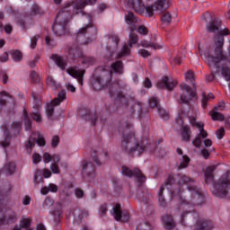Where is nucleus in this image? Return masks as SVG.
Listing matches in <instances>:
<instances>
[{
	"instance_id": "obj_1",
	"label": "nucleus",
	"mask_w": 230,
	"mask_h": 230,
	"mask_svg": "<svg viewBox=\"0 0 230 230\" xmlns=\"http://www.w3.org/2000/svg\"><path fill=\"white\" fill-rule=\"evenodd\" d=\"M202 17L206 22L209 21L206 26L208 33L214 34V37H217V40L214 50L215 56H213V49H208L204 53H200V56L204 58L209 67H216L218 69V64H220L222 60H227V56L224 54L222 48H224V37L229 35L230 31L229 29L222 24V20L217 17L213 18L211 13L207 12Z\"/></svg>"
},
{
	"instance_id": "obj_2",
	"label": "nucleus",
	"mask_w": 230,
	"mask_h": 230,
	"mask_svg": "<svg viewBox=\"0 0 230 230\" xmlns=\"http://www.w3.org/2000/svg\"><path fill=\"white\" fill-rule=\"evenodd\" d=\"M113 74L111 70L102 69L99 75L93 77V87L94 91L108 89L111 100L121 102L126 98L124 91L127 89V84L119 79L112 83Z\"/></svg>"
},
{
	"instance_id": "obj_3",
	"label": "nucleus",
	"mask_w": 230,
	"mask_h": 230,
	"mask_svg": "<svg viewBox=\"0 0 230 230\" xmlns=\"http://www.w3.org/2000/svg\"><path fill=\"white\" fill-rule=\"evenodd\" d=\"M88 4H96V0H71L59 10L55 21L59 24L67 25V22L73 19V15L84 13V8Z\"/></svg>"
},
{
	"instance_id": "obj_4",
	"label": "nucleus",
	"mask_w": 230,
	"mask_h": 230,
	"mask_svg": "<svg viewBox=\"0 0 230 230\" xmlns=\"http://www.w3.org/2000/svg\"><path fill=\"white\" fill-rule=\"evenodd\" d=\"M189 121L192 127H196L199 129V134L196 137L192 140V145L196 148H200L202 146V141L207 148L213 146V142L208 137V134L206 129H204V122L199 121L197 122V118L195 117H189ZM205 139V140H204Z\"/></svg>"
},
{
	"instance_id": "obj_5",
	"label": "nucleus",
	"mask_w": 230,
	"mask_h": 230,
	"mask_svg": "<svg viewBox=\"0 0 230 230\" xmlns=\"http://www.w3.org/2000/svg\"><path fill=\"white\" fill-rule=\"evenodd\" d=\"M212 193L218 199H230V170L214 183Z\"/></svg>"
},
{
	"instance_id": "obj_6",
	"label": "nucleus",
	"mask_w": 230,
	"mask_h": 230,
	"mask_svg": "<svg viewBox=\"0 0 230 230\" xmlns=\"http://www.w3.org/2000/svg\"><path fill=\"white\" fill-rule=\"evenodd\" d=\"M121 149L127 154H131V155H134L136 152H137V155H141V154L145 152V146L139 145V142L136 139V134H134V132L123 137Z\"/></svg>"
},
{
	"instance_id": "obj_7",
	"label": "nucleus",
	"mask_w": 230,
	"mask_h": 230,
	"mask_svg": "<svg viewBox=\"0 0 230 230\" xmlns=\"http://www.w3.org/2000/svg\"><path fill=\"white\" fill-rule=\"evenodd\" d=\"M172 0H155V4L146 6V13L148 17H154V12H164L170 8Z\"/></svg>"
},
{
	"instance_id": "obj_8",
	"label": "nucleus",
	"mask_w": 230,
	"mask_h": 230,
	"mask_svg": "<svg viewBox=\"0 0 230 230\" xmlns=\"http://www.w3.org/2000/svg\"><path fill=\"white\" fill-rule=\"evenodd\" d=\"M128 40V45L125 44L121 49V51L117 55V58H123V57H127V55H130V48L134 46V44H137L139 40V37L136 32L130 31Z\"/></svg>"
},
{
	"instance_id": "obj_9",
	"label": "nucleus",
	"mask_w": 230,
	"mask_h": 230,
	"mask_svg": "<svg viewBox=\"0 0 230 230\" xmlns=\"http://www.w3.org/2000/svg\"><path fill=\"white\" fill-rule=\"evenodd\" d=\"M85 17L88 19L89 23L81 28L77 32L75 38L77 44H87L89 42V40L85 37V33H87V30H89V28H93V17L91 14H85Z\"/></svg>"
},
{
	"instance_id": "obj_10",
	"label": "nucleus",
	"mask_w": 230,
	"mask_h": 230,
	"mask_svg": "<svg viewBox=\"0 0 230 230\" xmlns=\"http://www.w3.org/2000/svg\"><path fill=\"white\" fill-rule=\"evenodd\" d=\"M32 98L34 101L33 109H35L37 111L31 113V116L33 121H36V123H42V114L40 113V107L42 103L40 102V96L38 95L37 93H32Z\"/></svg>"
},
{
	"instance_id": "obj_11",
	"label": "nucleus",
	"mask_w": 230,
	"mask_h": 230,
	"mask_svg": "<svg viewBox=\"0 0 230 230\" xmlns=\"http://www.w3.org/2000/svg\"><path fill=\"white\" fill-rule=\"evenodd\" d=\"M66 100V90H62L60 93H58V97L55 98L50 104L47 105L46 112L48 118H51L55 112V108L57 105H60L61 102Z\"/></svg>"
},
{
	"instance_id": "obj_12",
	"label": "nucleus",
	"mask_w": 230,
	"mask_h": 230,
	"mask_svg": "<svg viewBox=\"0 0 230 230\" xmlns=\"http://www.w3.org/2000/svg\"><path fill=\"white\" fill-rule=\"evenodd\" d=\"M68 57L73 60V62H78L84 58V52L82 49L78 46V43H73L67 47Z\"/></svg>"
},
{
	"instance_id": "obj_13",
	"label": "nucleus",
	"mask_w": 230,
	"mask_h": 230,
	"mask_svg": "<svg viewBox=\"0 0 230 230\" xmlns=\"http://www.w3.org/2000/svg\"><path fill=\"white\" fill-rule=\"evenodd\" d=\"M121 170H122V173L126 175V177H136L137 182H139L140 184L142 182H145V181H146V177L143 175V172H141V171L137 168H135L132 171L126 166H122Z\"/></svg>"
},
{
	"instance_id": "obj_14",
	"label": "nucleus",
	"mask_w": 230,
	"mask_h": 230,
	"mask_svg": "<svg viewBox=\"0 0 230 230\" xmlns=\"http://www.w3.org/2000/svg\"><path fill=\"white\" fill-rule=\"evenodd\" d=\"M187 188L193 199V202L197 204V206H200V204L204 202V194L202 193V190L195 185H190Z\"/></svg>"
},
{
	"instance_id": "obj_15",
	"label": "nucleus",
	"mask_w": 230,
	"mask_h": 230,
	"mask_svg": "<svg viewBox=\"0 0 230 230\" xmlns=\"http://www.w3.org/2000/svg\"><path fill=\"white\" fill-rule=\"evenodd\" d=\"M35 143L39 145V146H46V140L42 135H38V138L31 137L27 143L25 144V148L27 149L29 154H31V150H33V146H35Z\"/></svg>"
},
{
	"instance_id": "obj_16",
	"label": "nucleus",
	"mask_w": 230,
	"mask_h": 230,
	"mask_svg": "<svg viewBox=\"0 0 230 230\" xmlns=\"http://www.w3.org/2000/svg\"><path fill=\"white\" fill-rule=\"evenodd\" d=\"M125 22L128 24L130 31H136L137 30V24H141V20L137 18L132 12H128L125 15Z\"/></svg>"
},
{
	"instance_id": "obj_17",
	"label": "nucleus",
	"mask_w": 230,
	"mask_h": 230,
	"mask_svg": "<svg viewBox=\"0 0 230 230\" xmlns=\"http://www.w3.org/2000/svg\"><path fill=\"white\" fill-rule=\"evenodd\" d=\"M113 217L117 222H119V220H122L123 222H128L130 219V214L128 212H122L121 211V205L116 204L113 208Z\"/></svg>"
},
{
	"instance_id": "obj_18",
	"label": "nucleus",
	"mask_w": 230,
	"mask_h": 230,
	"mask_svg": "<svg viewBox=\"0 0 230 230\" xmlns=\"http://www.w3.org/2000/svg\"><path fill=\"white\" fill-rule=\"evenodd\" d=\"M52 31L57 37H65V35H69V29L65 23H59L55 21L52 25Z\"/></svg>"
},
{
	"instance_id": "obj_19",
	"label": "nucleus",
	"mask_w": 230,
	"mask_h": 230,
	"mask_svg": "<svg viewBox=\"0 0 230 230\" xmlns=\"http://www.w3.org/2000/svg\"><path fill=\"white\" fill-rule=\"evenodd\" d=\"M175 85H177L176 81L168 76H164L162 78V81L160 83H157L156 87L158 89H164L165 87V89H167L168 91H173Z\"/></svg>"
},
{
	"instance_id": "obj_20",
	"label": "nucleus",
	"mask_w": 230,
	"mask_h": 230,
	"mask_svg": "<svg viewBox=\"0 0 230 230\" xmlns=\"http://www.w3.org/2000/svg\"><path fill=\"white\" fill-rule=\"evenodd\" d=\"M180 88L181 89V91H184L188 94V95H185L184 93H182L181 95V103H188L190 100H191L192 98H195V91L191 90V88L189 87L188 84H180Z\"/></svg>"
},
{
	"instance_id": "obj_21",
	"label": "nucleus",
	"mask_w": 230,
	"mask_h": 230,
	"mask_svg": "<svg viewBox=\"0 0 230 230\" xmlns=\"http://www.w3.org/2000/svg\"><path fill=\"white\" fill-rule=\"evenodd\" d=\"M66 73L70 75V76H73L74 78H76L79 84L83 85L84 84V75H85V70H80L76 67H71L66 69Z\"/></svg>"
},
{
	"instance_id": "obj_22",
	"label": "nucleus",
	"mask_w": 230,
	"mask_h": 230,
	"mask_svg": "<svg viewBox=\"0 0 230 230\" xmlns=\"http://www.w3.org/2000/svg\"><path fill=\"white\" fill-rule=\"evenodd\" d=\"M213 229V223L211 220L199 218L197 220L194 230H211Z\"/></svg>"
},
{
	"instance_id": "obj_23",
	"label": "nucleus",
	"mask_w": 230,
	"mask_h": 230,
	"mask_svg": "<svg viewBox=\"0 0 230 230\" xmlns=\"http://www.w3.org/2000/svg\"><path fill=\"white\" fill-rule=\"evenodd\" d=\"M215 170H217V165H210L207 167L205 171L206 184H213V181H215Z\"/></svg>"
},
{
	"instance_id": "obj_24",
	"label": "nucleus",
	"mask_w": 230,
	"mask_h": 230,
	"mask_svg": "<svg viewBox=\"0 0 230 230\" xmlns=\"http://www.w3.org/2000/svg\"><path fill=\"white\" fill-rule=\"evenodd\" d=\"M96 169L91 162H84L83 164V173L93 179Z\"/></svg>"
},
{
	"instance_id": "obj_25",
	"label": "nucleus",
	"mask_w": 230,
	"mask_h": 230,
	"mask_svg": "<svg viewBox=\"0 0 230 230\" xmlns=\"http://www.w3.org/2000/svg\"><path fill=\"white\" fill-rule=\"evenodd\" d=\"M130 4L136 13H139L140 15L145 13V10L146 11V7H145V4H143L141 0H130Z\"/></svg>"
},
{
	"instance_id": "obj_26",
	"label": "nucleus",
	"mask_w": 230,
	"mask_h": 230,
	"mask_svg": "<svg viewBox=\"0 0 230 230\" xmlns=\"http://www.w3.org/2000/svg\"><path fill=\"white\" fill-rule=\"evenodd\" d=\"M162 222L164 227L168 230H172L175 227V222L173 221V217L170 215H165L162 217Z\"/></svg>"
},
{
	"instance_id": "obj_27",
	"label": "nucleus",
	"mask_w": 230,
	"mask_h": 230,
	"mask_svg": "<svg viewBox=\"0 0 230 230\" xmlns=\"http://www.w3.org/2000/svg\"><path fill=\"white\" fill-rule=\"evenodd\" d=\"M181 136V141L185 143H188L191 139V128H190V126H182Z\"/></svg>"
},
{
	"instance_id": "obj_28",
	"label": "nucleus",
	"mask_w": 230,
	"mask_h": 230,
	"mask_svg": "<svg viewBox=\"0 0 230 230\" xmlns=\"http://www.w3.org/2000/svg\"><path fill=\"white\" fill-rule=\"evenodd\" d=\"M51 58L52 60H54V62H56L57 66L58 67H60V69H66V66H67V62H66L64 60V58L57 55V54H52L51 55Z\"/></svg>"
},
{
	"instance_id": "obj_29",
	"label": "nucleus",
	"mask_w": 230,
	"mask_h": 230,
	"mask_svg": "<svg viewBox=\"0 0 230 230\" xmlns=\"http://www.w3.org/2000/svg\"><path fill=\"white\" fill-rule=\"evenodd\" d=\"M4 222H6V224H15V222H17V214L13 212L5 217H3L2 218H0V226H3Z\"/></svg>"
},
{
	"instance_id": "obj_30",
	"label": "nucleus",
	"mask_w": 230,
	"mask_h": 230,
	"mask_svg": "<svg viewBox=\"0 0 230 230\" xmlns=\"http://www.w3.org/2000/svg\"><path fill=\"white\" fill-rule=\"evenodd\" d=\"M111 68L113 73L117 75H123V62L120 60H117L111 65Z\"/></svg>"
},
{
	"instance_id": "obj_31",
	"label": "nucleus",
	"mask_w": 230,
	"mask_h": 230,
	"mask_svg": "<svg viewBox=\"0 0 230 230\" xmlns=\"http://www.w3.org/2000/svg\"><path fill=\"white\" fill-rule=\"evenodd\" d=\"M52 215L55 216L56 224H58L60 222V218H62V205L60 203L56 204V208L53 210Z\"/></svg>"
},
{
	"instance_id": "obj_32",
	"label": "nucleus",
	"mask_w": 230,
	"mask_h": 230,
	"mask_svg": "<svg viewBox=\"0 0 230 230\" xmlns=\"http://www.w3.org/2000/svg\"><path fill=\"white\" fill-rule=\"evenodd\" d=\"M5 175H13L15 173V164L10 162L4 166Z\"/></svg>"
},
{
	"instance_id": "obj_33",
	"label": "nucleus",
	"mask_w": 230,
	"mask_h": 230,
	"mask_svg": "<svg viewBox=\"0 0 230 230\" xmlns=\"http://www.w3.org/2000/svg\"><path fill=\"white\" fill-rule=\"evenodd\" d=\"M31 217H22L20 226H22V229H29V227L31 226Z\"/></svg>"
},
{
	"instance_id": "obj_34",
	"label": "nucleus",
	"mask_w": 230,
	"mask_h": 230,
	"mask_svg": "<svg viewBox=\"0 0 230 230\" xmlns=\"http://www.w3.org/2000/svg\"><path fill=\"white\" fill-rule=\"evenodd\" d=\"M214 98H215V95H213V93H208L207 95L206 93H203L202 100H201V105L203 109H206V107H208V102H209V100H213Z\"/></svg>"
},
{
	"instance_id": "obj_35",
	"label": "nucleus",
	"mask_w": 230,
	"mask_h": 230,
	"mask_svg": "<svg viewBox=\"0 0 230 230\" xmlns=\"http://www.w3.org/2000/svg\"><path fill=\"white\" fill-rule=\"evenodd\" d=\"M210 116L214 121H224V119H226L224 114L220 113L217 111H210Z\"/></svg>"
},
{
	"instance_id": "obj_36",
	"label": "nucleus",
	"mask_w": 230,
	"mask_h": 230,
	"mask_svg": "<svg viewBox=\"0 0 230 230\" xmlns=\"http://www.w3.org/2000/svg\"><path fill=\"white\" fill-rule=\"evenodd\" d=\"M23 118L25 130H31V119H30V115H28V111H26V110L23 111Z\"/></svg>"
},
{
	"instance_id": "obj_37",
	"label": "nucleus",
	"mask_w": 230,
	"mask_h": 230,
	"mask_svg": "<svg viewBox=\"0 0 230 230\" xmlns=\"http://www.w3.org/2000/svg\"><path fill=\"white\" fill-rule=\"evenodd\" d=\"M47 85L52 89H58L60 87V84L51 75H48L47 77Z\"/></svg>"
},
{
	"instance_id": "obj_38",
	"label": "nucleus",
	"mask_w": 230,
	"mask_h": 230,
	"mask_svg": "<svg viewBox=\"0 0 230 230\" xmlns=\"http://www.w3.org/2000/svg\"><path fill=\"white\" fill-rule=\"evenodd\" d=\"M181 157L182 161L180 163L178 170H184V168H188V165L190 164V156L183 155Z\"/></svg>"
},
{
	"instance_id": "obj_39",
	"label": "nucleus",
	"mask_w": 230,
	"mask_h": 230,
	"mask_svg": "<svg viewBox=\"0 0 230 230\" xmlns=\"http://www.w3.org/2000/svg\"><path fill=\"white\" fill-rule=\"evenodd\" d=\"M184 76H185V80H189V82L190 84H192L194 89H195V83H194V80H195V74L193 73V71L191 70H189L187 71L185 74H184Z\"/></svg>"
},
{
	"instance_id": "obj_40",
	"label": "nucleus",
	"mask_w": 230,
	"mask_h": 230,
	"mask_svg": "<svg viewBox=\"0 0 230 230\" xmlns=\"http://www.w3.org/2000/svg\"><path fill=\"white\" fill-rule=\"evenodd\" d=\"M12 58L14 62H21L22 60V52L20 50H13L11 52Z\"/></svg>"
},
{
	"instance_id": "obj_41",
	"label": "nucleus",
	"mask_w": 230,
	"mask_h": 230,
	"mask_svg": "<svg viewBox=\"0 0 230 230\" xmlns=\"http://www.w3.org/2000/svg\"><path fill=\"white\" fill-rule=\"evenodd\" d=\"M161 21L163 24H165V26H168V24L172 22V14H170V13H164L161 17Z\"/></svg>"
},
{
	"instance_id": "obj_42",
	"label": "nucleus",
	"mask_w": 230,
	"mask_h": 230,
	"mask_svg": "<svg viewBox=\"0 0 230 230\" xmlns=\"http://www.w3.org/2000/svg\"><path fill=\"white\" fill-rule=\"evenodd\" d=\"M192 182H195V180L184 174L181 175L179 180V184H191Z\"/></svg>"
},
{
	"instance_id": "obj_43",
	"label": "nucleus",
	"mask_w": 230,
	"mask_h": 230,
	"mask_svg": "<svg viewBox=\"0 0 230 230\" xmlns=\"http://www.w3.org/2000/svg\"><path fill=\"white\" fill-rule=\"evenodd\" d=\"M140 46H142V48H152L153 49H159V48H161L159 45L150 43L145 40L140 41Z\"/></svg>"
},
{
	"instance_id": "obj_44",
	"label": "nucleus",
	"mask_w": 230,
	"mask_h": 230,
	"mask_svg": "<svg viewBox=\"0 0 230 230\" xmlns=\"http://www.w3.org/2000/svg\"><path fill=\"white\" fill-rule=\"evenodd\" d=\"M164 191V185H162L160 187L159 192H158V200L161 206H166V201L164 199V197H163V192Z\"/></svg>"
},
{
	"instance_id": "obj_45",
	"label": "nucleus",
	"mask_w": 230,
	"mask_h": 230,
	"mask_svg": "<svg viewBox=\"0 0 230 230\" xmlns=\"http://www.w3.org/2000/svg\"><path fill=\"white\" fill-rule=\"evenodd\" d=\"M45 42L49 48H55L57 46V41L51 36H46Z\"/></svg>"
},
{
	"instance_id": "obj_46",
	"label": "nucleus",
	"mask_w": 230,
	"mask_h": 230,
	"mask_svg": "<svg viewBox=\"0 0 230 230\" xmlns=\"http://www.w3.org/2000/svg\"><path fill=\"white\" fill-rule=\"evenodd\" d=\"M30 76L33 84H39V82H40V75H39L37 72L31 71Z\"/></svg>"
},
{
	"instance_id": "obj_47",
	"label": "nucleus",
	"mask_w": 230,
	"mask_h": 230,
	"mask_svg": "<svg viewBox=\"0 0 230 230\" xmlns=\"http://www.w3.org/2000/svg\"><path fill=\"white\" fill-rule=\"evenodd\" d=\"M22 122L21 121H14L12 123V130H14V132H19V130L22 128Z\"/></svg>"
},
{
	"instance_id": "obj_48",
	"label": "nucleus",
	"mask_w": 230,
	"mask_h": 230,
	"mask_svg": "<svg viewBox=\"0 0 230 230\" xmlns=\"http://www.w3.org/2000/svg\"><path fill=\"white\" fill-rule=\"evenodd\" d=\"M137 230H152L150 223H142L137 226Z\"/></svg>"
},
{
	"instance_id": "obj_49",
	"label": "nucleus",
	"mask_w": 230,
	"mask_h": 230,
	"mask_svg": "<svg viewBox=\"0 0 230 230\" xmlns=\"http://www.w3.org/2000/svg\"><path fill=\"white\" fill-rule=\"evenodd\" d=\"M137 31L140 35H148V29L145 25H139L137 29Z\"/></svg>"
},
{
	"instance_id": "obj_50",
	"label": "nucleus",
	"mask_w": 230,
	"mask_h": 230,
	"mask_svg": "<svg viewBox=\"0 0 230 230\" xmlns=\"http://www.w3.org/2000/svg\"><path fill=\"white\" fill-rule=\"evenodd\" d=\"M39 13H40V8L39 7V5L34 4L32 5L31 9V17H32L33 15H39Z\"/></svg>"
},
{
	"instance_id": "obj_51",
	"label": "nucleus",
	"mask_w": 230,
	"mask_h": 230,
	"mask_svg": "<svg viewBox=\"0 0 230 230\" xmlns=\"http://www.w3.org/2000/svg\"><path fill=\"white\" fill-rule=\"evenodd\" d=\"M157 111L160 118H163V119H168V113L166 112V111H164V109L157 106Z\"/></svg>"
},
{
	"instance_id": "obj_52",
	"label": "nucleus",
	"mask_w": 230,
	"mask_h": 230,
	"mask_svg": "<svg viewBox=\"0 0 230 230\" xmlns=\"http://www.w3.org/2000/svg\"><path fill=\"white\" fill-rule=\"evenodd\" d=\"M99 215L101 217H105V215H107V204L103 203L102 205L100 206Z\"/></svg>"
},
{
	"instance_id": "obj_53",
	"label": "nucleus",
	"mask_w": 230,
	"mask_h": 230,
	"mask_svg": "<svg viewBox=\"0 0 230 230\" xmlns=\"http://www.w3.org/2000/svg\"><path fill=\"white\" fill-rule=\"evenodd\" d=\"M40 36L36 35L31 39V49H35L37 48V42L39 41Z\"/></svg>"
},
{
	"instance_id": "obj_54",
	"label": "nucleus",
	"mask_w": 230,
	"mask_h": 230,
	"mask_svg": "<svg viewBox=\"0 0 230 230\" xmlns=\"http://www.w3.org/2000/svg\"><path fill=\"white\" fill-rule=\"evenodd\" d=\"M216 136L217 139H222L224 136H226V129H224V128H220L216 131Z\"/></svg>"
},
{
	"instance_id": "obj_55",
	"label": "nucleus",
	"mask_w": 230,
	"mask_h": 230,
	"mask_svg": "<svg viewBox=\"0 0 230 230\" xmlns=\"http://www.w3.org/2000/svg\"><path fill=\"white\" fill-rule=\"evenodd\" d=\"M212 111H226V102H219L218 104L212 110Z\"/></svg>"
},
{
	"instance_id": "obj_56",
	"label": "nucleus",
	"mask_w": 230,
	"mask_h": 230,
	"mask_svg": "<svg viewBox=\"0 0 230 230\" xmlns=\"http://www.w3.org/2000/svg\"><path fill=\"white\" fill-rule=\"evenodd\" d=\"M174 182L175 178L173 177V175L170 174L164 182V186H172V184H173Z\"/></svg>"
},
{
	"instance_id": "obj_57",
	"label": "nucleus",
	"mask_w": 230,
	"mask_h": 230,
	"mask_svg": "<svg viewBox=\"0 0 230 230\" xmlns=\"http://www.w3.org/2000/svg\"><path fill=\"white\" fill-rule=\"evenodd\" d=\"M158 101H157V98H155V97H151L150 99H149V107H152L153 109L155 108V107H159V105H158Z\"/></svg>"
},
{
	"instance_id": "obj_58",
	"label": "nucleus",
	"mask_w": 230,
	"mask_h": 230,
	"mask_svg": "<svg viewBox=\"0 0 230 230\" xmlns=\"http://www.w3.org/2000/svg\"><path fill=\"white\" fill-rule=\"evenodd\" d=\"M58 143H60V137H58V136H54L52 137L51 146H53V148H57V146H58Z\"/></svg>"
},
{
	"instance_id": "obj_59",
	"label": "nucleus",
	"mask_w": 230,
	"mask_h": 230,
	"mask_svg": "<svg viewBox=\"0 0 230 230\" xmlns=\"http://www.w3.org/2000/svg\"><path fill=\"white\" fill-rule=\"evenodd\" d=\"M40 161H41L40 155L34 153L32 155V163L34 164H39V163H40Z\"/></svg>"
},
{
	"instance_id": "obj_60",
	"label": "nucleus",
	"mask_w": 230,
	"mask_h": 230,
	"mask_svg": "<svg viewBox=\"0 0 230 230\" xmlns=\"http://www.w3.org/2000/svg\"><path fill=\"white\" fill-rule=\"evenodd\" d=\"M138 53L141 55V57H143V58H148V57H150V52L145 49L138 50Z\"/></svg>"
},
{
	"instance_id": "obj_61",
	"label": "nucleus",
	"mask_w": 230,
	"mask_h": 230,
	"mask_svg": "<svg viewBox=\"0 0 230 230\" xmlns=\"http://www.w3.org/2000/svg\"><path fill=\"white\" fill-rule=\"evenodd\" d=\"M82 59H83L82 61L83 64H94L93 58H90V57L85 58V56L84 55V58Z\"/></svg>"
},
{
	"instance_id": "obj_62",
	"label": "nucleus",
	"mask_w": 230,
	"mask_h": 230,
	"mask_svg": "<svg viewBox=\"0 0 230 230\" xmlns=\"http://www.w3.org/2000/svg\"><path fill=\"white\" fill-rule=\"evenodd\" d=\"M53 206V199L47 198L43 203V208H51Z\"/></svg>"
},
{
	"instance_id": "obj_63",
	"label": "nucleus",
	"mask_w": 230,
	"mask_h": 230,
	"mask_svg": "<svg viewBox=\"0 0 230 230\" xmlns=\"http://www.w3.org/2000/svg\"><path fill=\"white\" fill-rule=\"evenodd\" d=\"M76 199H82L84 197V190L82 189L76 188L75 190Z\"/></svg>"
},
{
	"instance_id": "obj_64",
	"label": "nucleus",
	"mask_w": 230,
	"mask_h": 230,
	"mask_svg": "<svg viewBox=\"0 0 230 230\" xmlns=\"http://www.w3.org/2000/svg\"><path fill=\"white\" fill-rule=\"evenodd\" d=\"M50 170L54 173H60V170L58 169V164H57L56 163L50 165Z\"/></svg>"
}]
</instances>
